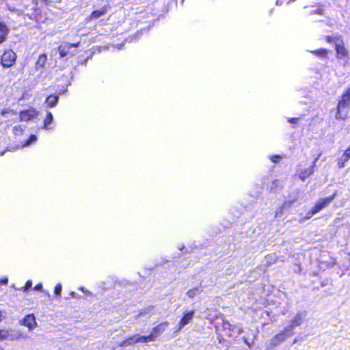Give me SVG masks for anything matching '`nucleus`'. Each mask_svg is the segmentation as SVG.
I'll list each match as a JSON object with an SVG mask.
<instances>
[{"instance_id": "obj_1", "label": "nucleus", "mask_w": 350, "mask_h": 350, "mask_svg": "<svg viewBox=\"0 0 350 350\" xmlns=\"http://www.w3.org/2000/svg\"><path fill=\"white\" fill-rule=\"evenodd\" d=\"M350 109V87L339 97L335 117L337 120H345L349 116Z\"/></svg>"}, {"instance_id": "obj_2", "label": "nucleus", "mask_w": 350, "mask_h": 350, "mask_svg": "<svg viewBox=\"0 0 350 350\" xmlns=\"http://www.w3.org/2000/svg\"><path fill=\"white\" fill-rule=\"evenodd\" d=\"M338 192L335 191L330 196L320 199L318 200L314 206L308 212L307 218H310L316 213L321 211L323 208L326 207L336 196Z\"/></svg>"}, {"instance_id": "obj_3", "label": "nucleus", "mask_w": 350, "mask_h": 350, "mask_svg": "<svg viewBox=\"0 0 350 350\" xmlns=\"http://www.w3.org/2000/svg\"><path fill=\"white\" fill-rule=\"evenodd\" d=\"M16 58L17 55L12 49H7L1 56V65L3 68H10L15 64Z\"/></svg>"}, {"instance_id": "obj_4", "label": "nucleus", "mask_w": 350, "mask_h": 350, "mask_svg": "<svg viewBox=\"0 0 350 350\" xmlns=\"http://www.w3.org/2000/svg\"><path fill=\"white\" fill-rule=\"evenodd\" d=\"M217 330L220 340L232 337V326L228 321H223L221 325L217 327Z\"/></svg>"}, {"instance_id": "obj_5", "label": "nucleus", "mask_w": 350, "mask_h": 350, "mask_svg": "<svg viewBox=\"0 0 350 350\" xmlns=\"http://www.w3.org/2000/svg\"><path fill=\"white\" fill-rule=\"evenodd\" d=\"M168 325L169 323L167 321H164L154 327L149 335L144 336L146 342L154 341L156 338L159 337Z\"/></svg>"}, {"instance_id": "obj_6", "label": "nucleus", "mask_w": 350, "mask_h": 350, "mask_svg": "<svg viewBox=\"0 0 350 350\" xmlns=\"http://www.w3.org/2000/svg\"><path fill=\"white\" fill-rule=\"evenodd\" d=\"M21 334L19 332H16L12 329H0V341L3 340H14L21 337Z\"/></svg>"}, {"instance_id": "obj_7", "label": "nucleus", "mask_w": 350, "mask_h": 350, "mask_svg": "<svg viewBox=\"0 0 350 350\" xmlns=\"http://www.w3.org/2000/svg\"><path fill=\"white\" fill-rule=\"evenodd\" d=\"M336 57L340 59H349V53L347 49L345 46L343 40H340L335 46Z\"/></svg>"}, {"instance_id": "obj_8", "label": "nucleus", "mask_w": 350, "mask_h": 350, "mask_svg": "<svg viewBox=\"0 0 350 350\" xmlns=\"http://www.w3.org/2000/svg\"><path fill=\"white\" fill-rule=\"evenodd\" d=\"M195 311L193 310H185L183 312L182 317L178 321L177 326L178 329H180L191 322L193 319Z\"/></svg>"}, {"instance_id": "obj_9", "label": "nucleus", "mask_w": 350, "mask_h": 350, "mask_svg": "<svg viewBox=\"0 0 350 350\" xmlns=\"http://www.w3.org/2000/svg\"><path fill=\"white\" fill-rule=\"evenodd\" d=\"M319 158L317 157L313 161L312 164L310 165L308 167L302 169L299 168L298 171V177L302 180L304 181L306 179L312 176L314 173V169L316 166V163L318 161Z\"/></svg>"}, {"instance_id": "obj_10", "label": "nucleus", "mask_w": 350, "mask_h": 350, "mask_svg": "<svg viewBox=\"0 0 350 350\" xmlns=\"http://www.w3.org/2000/svg\"><path fill=\"white\" fill-rule=\"evenodd\" d=\"M38 111L34 108L21 110L19 112V120L21 122H28L38 116Z\"/></svg>"}, {"instance_id": "obj_11", "label": "nucleus", "mask_w": 350, "mask_h": 350, "mask_svg": "<svg viewBox=\"0 0 350 350\" xmlns=\"http://www.w3.org/2000/svg\"><path fill=\"white\" fill-rule=\"evenodd\" d=\"M293 334V332H288V331H286V329H284L283 331L278 333L275 334L271 340V345L273 347H275L280 344L281 342H284L287 336H292Z\"/></svg>"}, {"instance_id": "obj_12", "label": "nucleus", "mask_w": 350, "mask_h": 350, "mask_svg": "<svg viewBox=\"0 0 350 350\" xmlns=\"http://www.w3.org/2000/svg\"><path fill=\"white\" fill-rule=\"evenodd\" d=\"M144 342L146 343V338L144 336H139L138 334H135L131 336L128 337L125 340H124L120 344V346H129L132 345L135 343Z\"/></svg>"}, {"instance_id": "obj_13", "label": "nucleus", "mask_w": 350, "mask_h": 350, "mask_svg": "<svg viewBox=\"0 0 350 350\" xmlns=\"http://www.w3.org/2000/svg\"><path fill=\"white\" fill-rule=\"evenodd\" d=\"M109 8L110 7L109 5H104L99 10H95L92 11L90 13V14L86 18V21L89 22L105 15L107 13Z\"/></svg>"}, {"instance_id": "obj_14", "label": "nucleus", "mask_w": 350, "mask_h": 350, "mask_svg": "<svg viewBox=\"0 0 350 350\" xmlns=\"http://www.w3.org/2000/svg\"><path fill=\"white\" fill-rule=\"evenodd\" d=\"M80 41L75 43H66L61 44L58 46L57 50L59 54V57L63 58L68 55L69 50L72 47H78L80 45Z\"/></svg>"}, {"instance_id": "obj_15", "label": "nucleus", "mask_w": 350, "mask_h": 350, "mask_svg": "<svg viewBox=\"0 0 350 350\" xmlns=\"http://www.w3.org/2000/svg\"><path fill=\"white\" fill-rule=\"evenodd\" d=\"M22 323L23 325L27 327L30 329L35 328L37 325L36 318L33 314H27L23 318Z\"/></svg>"}, {"instance_id": "obj_16", "label": "nucleus", "mask_w": 350, "mask_h": 350, "mask_svg": "<svg viewBox=\"0 0 350 350\" xmlns=\"http://www.w3.org/2000/svg\"><path fill=\"white\" fill-rule=\"evenodd\" d=\"M303 318L301 314H297L294 319L291 321L290 324L285 327L286 331L288 332H293V329L297 327L300 325L302 323Z\"/></svg>"}, {"instance_id": "obj_17", "label": "nucleus", "mask_w": 350, "mask_h": 350, "mask_svg": "<svg viewBox=\"0 0 350 350\" xmlns=\"http://www.w3.org/2000/svg\"><path fill=\"white\" fill-rule=\"evenodd\" d=\"M350 159V146L345 150L342 155L338 158L337 164L339 168H342L345 166V163Z\"/></svg>"}, {"instance_id": "obj_18", "label": "nucleus", "mask_w": 350, "mask_h": 350, "mask_svg": "<svg viewBox=\"0 0 350 350\" xmlns=\"http://www.w3.org/2000/svg\"><path fill=\"white\" fill-rule=\"evenodd\" d=\"M47 62V55L46 53L40 55L35 63V68L39 70L44 67Z\"/></svg>"}, {"instance_id": "obj_19", "label": "nucleus", "mask_w": 350, "mask_h": 350, "mask_svg": "<svg viewBox=\"0 0 350 350\" xmlns=\"http://www.w3.org/2000/svg\"><path fill=\"white\" fill-rule=\"evenodd\" d=\"M59 100V96L55 94L49 95L45 100V103L48 107L52 108L55 107Z\"/></svg>"}, {"instance_id": "obj_20", "label": "nucleus", "mask_w": 350, "mask_h": 350, "mask_svg": "<svg viewBox=\"0 0 350 350\" xmlns=\"http://www.w3.org/2000/svg\"><path fill=\"white\" fill-rule=\"evenodd\" d=\"M310 53L312 55L321 58H327L329 51L326 49H318L312 51H310Z\"/></svg>"}, {"instance_id": "obj_21", "label": "nucleus", "mask_w": 350, "mask_h": 350, "mask_svg": "<svg viewBox=\"0 0 350 350\" xmlns=\"http://www.w3.org/2000/svg\"><path fill=\"white\" fill-rule=\"evenodd\" d=\"M53 121V114L51 112H48L46 113V116L44 120L42 128L46 130L50 129L51 128L49 127V126L52 124Z\"/></svg>"}, {"instance_id": "obj_22", "label": "nucleus", "mask_w": 350, "mask_h": 350, "mask_svg": "<svg viewBox=\"0 0 350 350\" xmlns=\"http://www.w3.org/2000/svg\"><path fill=\"white\" fill-rule=\"evenodd\" d=\"M324 40L327 43H334L335 46L338 43L340 40H342V37L340 36H325L324 37Z\"/></svg>"}, {"instance_id": "obj_23", "label": "nucleus", "mask_w": 350, "mask_h": 350, "mask_svg": "<svg viewBox=\"0 0 350 350\" xmlns=\"http://www.w3.org/2000/svg\"><path fill=\"white\" fill-rule=\"evenodd\" d=\"M0 113L2 116H6L8 114H12V115L16 114V111H14V109H9V108L3 109Z\"/></svg>"}, {"instance_id": "obj_24", "label": "nucleus", "mask_w": 350, "mask_h": 350, "mask_svg": "<svg viewBox=\"0 0 350 350\" xmlns=\"http://www.w3.org/2000/svg\"><path fill=\"white\" fill-rule=\"evenodd\" d=\"M199 293V290L197 288H191L187 291V295L189 298H193Z\"/></svg>"}, {"instance_id": "obj_25", "label": "nucleus", "mask_w": 350, "mask_h": 350, "mask_svg": "<svg viewBox=\"0 0 350 350\" xmlns=\"http://www.w3.org/2000/svg\"><path fill=\"white\" fill-rule=\"evenodd\" d=\"M0 33L1 34H5L6 36H8L9 33L8 27H7V25L5 23H3L2 22H0Z\"/></svg>"}, {"instance_id": "obj_26", "label": "nucleus", "mask_w": 350, "mask_h": 350, "mask_svg": "<svg viewBox=\"0 0 350 350\" xmlns=\"http://www.w3.org/2000/svg\"><path fill=\"white\" fill-rule=\"evenodd\" d=\"M312 14H318V15H323L324 14V9L323 5H319L317 8L311 12Z\"/></svg>"}, {"instance_id": "obj_27", "label": "nucleus", "mask_w": 350, "mask_h": 350, "mask_svg": "<svg viewBox=\"0 0 350 350\" xmlns=\"http://www.w3.org/2000/svg\"><path fill=\"white\" fill-rule=\"evenodd\" d=\"M32 286V282L31 280H29L25 282V284L24 286L19 288V291L23 292L27 291Z\"/></svg>"}, {"instance_id": "obj_28", "label": "nucleus", "mask_w": 350, "mask_h": 350, "mask_svg": "<svg viewBox=\"0 0 350 350\" xmlns=\"http://www.w3.org/2000/svg\"><path fill=\"white\" fill-rule=\"evenodd\" d=\"M62 289V284L60 283L57 284L54 288V294L57 296H59Z\"/></svg>"}, {"instance_id": "obj_29", "label": "nucleus", "mask_w": 350, "mask_h": 350, "mask_svg": "<svg viewBox=\"0 0 350 350\" xmlns=\"http://www.w3.org/2000/svg\"><path fill=\"white\" fill-rule=\"evenodd\" d=\"M37 140V137L35 135H31L27 140L25 142V145L27 146L30 144L35 142Z\"/></svg>"}, {"instance_id": "obj_30", "label": "nucleus", "mask_w": 350, "mask_h": 350, "mask_svg": "<svg viewBox=\"0 0 350 350\" xmlns=\"http://www.w3.org/2000/svg\"><path fill=\"white\" fill-rule=\"evenodd\" d=\"M23 132V128L21 126H15L13 127V133L14 135L22 134Z\"/></svg>"}, {"instance_id": "obj_31", "label": "nucleus", "mask_w": 350, "mask_h": 350, "mask_svg": "<svg viewBox=\"0 0 350 350\" xmlns=\"http://www.w3.org/2000/svg\"><path fill=\"white\" fill-rule=\"evenodd\" d=\"M270 159L272 162L278 163L281 160L282 157L279 154H274L272 155Z\"/></svg>"}, {"instance_id": "obj_32", "label": "nucleus", "mask_w": 350, "mask_h": 350, "mask_svg": "<svg viewBox=\"0 0 350 350\" xmlns=\"http://www.w3.org/2000/svg\"><path fill=\"white\" fill-rule=\"evenodd\" d=\"M299 118H288L287 119V121L289 123L292 124H297L299 122Z\"/></svg>"}, {"instance_id": "obj_33", "label": "nucleus", "mask_w": 350, "mask_h": 350, "mask_svg": "<svg viewBox=\"0 0 350 350\" xmlns=\"http://www.w3.org/2000/svg\"><path fill=\"white\" fill-rule=\"evenodd\" d=\"M8 36L5 34H0V44L3 43L7 38Z\"/></svg>"}, {"instance_id": "obj_34", "label": "nucleus", "mask_w": 350, "mask_h": 350, "mask_svg": "<svg viewBox=\"0 0 350 350\" xmlns=\"http://www.w3.org/2000/svg\"><path fill=\"white\" fill-rule=\"evenodd\" d=\"M42 284L41 283H39L33 287V289L34 290H40L42 288Z\"/></svg>"}, {"instance_id": "obj_35", "label": "nucleus", "mask_w": 350, "mask_h": 350, "mask_svg": "<svg viewBox=\"0 0 350 350\" xmlns=\"http://www.w3.org/2000/svg\"><path fill=\"white\" fill-rule=\"evenodd\" d=\"M3 317L2 316V312L0 311V323L3 321Z\"/></svg>"}, {"instance_id": "obj_36", "label": "nucleus", "mask_w": 350, "mask_h": 350, "mask_svg": "<svg viewBox=\"0 0 350 350\" xmlns=\"http://www.w3.org/2000/svg\"><path fill=\"white\" fill-rule=\"evenodd\" d=\"M70 295L74 297L75 295V292H71L70 293Z\"/></svg>"}, {"instance_id": "obj_37", "label": "nucleus", "mask_w": 350, "mask_h": 350, "mask_svg": "<svg viewBox=\"0 0 350 350\" xmlns=\"http://www.w3.org/2000/svg\"><path fill=\"white\" fill-rule=\"evenodd\" d=\"M79 289H80L81 291H84V287H80V288H79Z\"/></svg>"}]
</instances>
